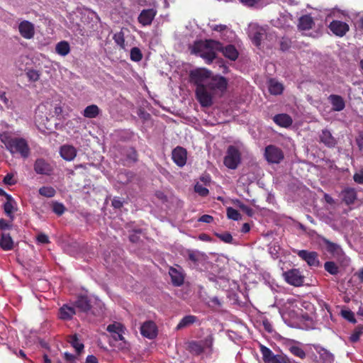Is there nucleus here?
<instances>
[{
	"label": "nucleus",
	"instance_id": "obj_1",
	"mask_svg": "<svg viewBox=\"0 0 363 363\" xmlns=\"http://www.w3.org/2000/svg\"><path fill=\"white\" fill-rule=\"evenodd\" d=\"M222 44L216 40H206L196 42L191 52L205 59L208 63L212 62L216 57V51L220 50Z\"/></svg>",
	"mask_w": 363,
	"mask_h": 363
},
{
	"label": "nucleus",
	"instance_id": "obj_2",
	"mask_svg": "<svg viewBox=\"0 0 363 363\" xmlns=\"http://www.w3.org/2000/svg\"><path fill=\"white\" fill-rule=\"evenodd\" d=\"M0 140L11 153H18L24 158L29 156L30 148L25 139L12 138L10 133L4 132L0 134Z\"/></svg>",
	"mask_w": 363,
	"mask_h": 363
},
{
	"label": "nucleus",
	"instance_id": "obj_3",
	"mask_svg": "<svg viewBox=\"0 0 363 363\" xmlns=\"http://www.w3.org/2000/svg\"><path fill=\"white\" fill-rule=\"evenodd\" d=\"M214 336L209 334L202 340H191L187 343L186 350L194 356H200L205 352L211 354L213 352Z\"/></svg>",
	"mask_w": 363,
	"mask_h": 363
},
{
	"label": "nucleus",
	"instance_id": "obj_4",
	"mask_svg": "<svg viewBox=\"0 0 363 363\" xmlns=\"http://www.w3.org/2000/svg\"><path fill=\"white\" fill-rule=\"evenodd\" d=\"M216 94L211 91L208 86L196 87V99L203 107H209L213 104V97Z\"/></svg>",
	"mask_w": 363,
	"mask_h": 363
},
{
	"label": "nucleus",
	"instance_id": "obj_5",
	"mask_svg": "<svg viewBox=\"0 0 363 363\" xmlns=\"http://www.w3.org/2000/svg\"><path fill=\"white\" fill-rule=\"evenodd\" d=\"M211 76V73L206 69H196L190 74L191 79L196 87L208 86Z\"/></svg>",
	"mask_w": 363,
	"mask_h": 363
},
{
	"label": "nucleus",
	"instance_id": "obj_6",
	"mask_svg": "<svg viewBox=\"0 0 363 363\" xmlns=\"http://www.w3.org/2000/svg\"><path fill=\"white\" fill-rule=\"evenodd\" d=\"M319 239L320 244L324 246L325 250L331 255L333 258L340 260L345 256V253L340 245L330 241L325 237H320Z\"/></svg>",
	"mask_w": 363,
	"mask_h": 363
},
{
	"label": "nucleus",
	"instance_id": "obj_7",
	"mask_svg": "<svg viewBox=\"0 0 363 363\" xmlns=\"http://www.w3.org/2000/svg\"><path fill=\"white\" fill-rule=\"evenodd\" d=\"M284 280L290 285L301 286L304 282V276L298 269H291L283 272Z\"/></svg>",
	"mask_w": 363,
	"mask_h": 363
},
{
	"label": "nucleus",
	"instance_id": "obj_8",
	"mask_svg": "<svg viewBox=\"0 0 363 363\" xmlns=\"http://www.w3.org/2000/svg\"><path fill=\"white\" fill-rule=\"evenodd\" d=\"M266 29L257 24L249 26V36L256 46H259L263 38L266 35Z\"/></svg>",
	"mask_w": 363,
	"mask_h": 363
},
{
	"label": "nucleus",
	"instance_id": "obj_9",
	"mask_svg": "<svg viewBox=\"0 0 363 363\" xmlns=\"http://www.w3.org/2000/svg\"><path fill=\"white\" fill-rule=\"evenodd\" d=\"M228 85L226 79L222 76H211V82L208 84V88L215 94L217 92H223Z\"/></svg>",
	"mask_w": 363,
	"mask_h": 363
},
{
	"label": "nucleus",
	"instance_id": "obj_10",
	"mask_svg": "<svg viewBox=\"0 0 363 363\" xmlns=\"http://www.w3.org/2000/svg\"><path fill=\"white\" fill-rule=\"evenodd\" d=\"M297 255L311 267H318L320 265L318 254L316 252L302 250L298 251Z\"/></svg>",
	"mask_w": 363,
	"mask_h": 363
},
{
	"label": "nucleus",
	"instance_id": "obj_11",
	"mask_svg": "<svg viewBox=\"0 0 363 363\" xmlns=\"http://www.w3.org/2000/svg\"><path fill=\"white\" fill-rule=\"evenodd\" d=\"M54 164L48 160H35L33 168L38 174L50 175L54 170Z\"/></svg>",
	"mask_w": 363,
	"mask_h": 363
},
{
	"label": "nucleus",
	"instance_id": "obj_12",
	"mask_svg": "<svg viewBox=\"0 0 363 363\" xmlns=\"http://www.w3.org/2000/svg\"><path fill=\"white\" fill-rule=\"evenodd\" d=\"M187 260L190 262L192 268L197 269L200 263L205 262L206 255L198 250H188L186 251Z\"/></svg>",
	"mask_w": 363,
	"mask_h": 363
},
{
	"label": "nucleus",
	"instance_id": "obj_13",
	"mask_svg": "<svg viewBox=\"0 0 363 363\" xmlns=\"http://www.w3.org/2000/svg\"><path fill=\"white\" fill-rule=\"evenodd\" d=\"M330 31L337 36H344L350 29L349 25L344 21L333 20L329 25Z\"/></svg>",
	"mask_w": 363,
	"mask_h": 363
},
{
	"label": "nucleus",
	"instance_id": "obj_14",
	"mask_svg": "<svg viewBox=\"0 0 363 363\" xmlns=\"http://www.w3.org/2000/svg\"><path fill=\"white\" fill-rule=\"evenodd\" d=\"M18 31L23 38L30 40L35 35L34 24L28 21H22L18 25Z\"/></svg>",
	"mask_w": 363,
	"mask_h": 363
},
{
	"label": "nucleus",
	"instance_id": "obj_15",
	"mask_svg": "<svg viewBox=\"0 0 363 363\" xmlns=\"http://www.w3.org/2000/svg\"><path fill=\"white\" fill-rule=\"evenodd\" d=\"M140 333L143 336L149 339H153L157 334V326L153 321H146L141 325Z\"/></svg>",
	"mask_w": 363,
	"mask_h": 363
},
{
	"label": "nucleus",
	"instance_id": "obj_16",
	"mask_svg": "<svg viewBox=\"0 0 363 363\" xmlns=\"http://www.w3.org/2000/svg\"><path fill=\"white\" fill-rule=\"evenodd\" d=\"M157 14V10L155 9H149L143 10L138 19V22L143 26H150Z\"/></svg>",
	"mask_w": 363,
	"mask_h": 363
},
{
	"label": "nucleus",
	"instance_id": "obj_17",
	"mask_svg": "<svg viewBox=\"0 0 363 363\" xmlns=\"http://www.w3.org/2000/svg\"><path fill=\"white\" fill-rule=\"evenodd\" d=\"M212 30L220 33V38L224 40H229L233 36V32L225 25L223 24H212L209 25Z\"/></svg>",
	"mask_w": 363,
	"mask_h": 363
},
{
	"label": "nucleus",
	"instance_id": "obj_18",
	"mask_svg": "<svg viewBox=\"0 0 363 363\" xmlns=\"http://www.w3.org/2000/svg\"><path fill=\"white\" fill-rule=\"evenodd\" d=\"M16 205V201L11 195H6V201L4 203V211L5 214L9 218L11 221L14 220V206Z\"/></svg>",
	"mask_w": 363,
	"mask_h": 363
},
{
	"label": "nucleus",
	"instance_id": "obj_19",
	"mask_svg": "<svg viewBox=\"0 0 363 363\" xmlns=\"http://www.w3.org/2000/svg\"><path fill=\"white\" fill-rule=\"evenodd\" d=\"M314 26L313 18L310 15H303L298 19V29L301 31L308 30Z\"/></svg>",
	"mask_w": 363,
	"mask_h": 363
},
{
	"label": "nucleus",
	"instance_id": "obj_20",
	"mask_svg": "<svg viewBox=\"0 0 363 363\" xmlns=\"http://www.w3.org/2000/svg\"><path fill=\"white\" fill-rule=\"evenodd\" d=\"M169 274L171 277L172 283L175 286H180L184 284V277L182 272L174 267H171L169 269Z\"/></svg>",
	"mask_w": 363,
	"mask_h": 363
},
{
	"label": "nucleus",
	"instance_id": "obj_21",
	"mask_svg": "<svg viewBox=\"0 0 363 363\" xmlns=\"http://www.w3.org/2000/svg\"><path fill=\"white\" fill-rule=\"evenodd\" d=\"M328 100L333 106V109L335 111H341L345 107L343 98L339 95L331 94L329 96Z\"/></svg>",
	"mask_w": 363,
	"mask_h": 363
},
{
	"label": "nucleus",
	"instance_id": "obj_22",
	"mask_svg": "<svg viewBox=\"0 0 363 363\" xmlns=\"http://www.w3.org/2000/svg\"><path fill=\"white\" fill-rule=\"evenodd\" d=\"M342 199L347 205H351L357 199V192L353 188H346L342 193Z\"/></svg>",
	"mask_w": 363,
	"mask_h": 363
},
{
	"label": "nucleus",
	"instance_id": "obj_23",
	"mask_svg": "<svg viewBox=\"0 0 363 363\" xmlns=\"http://www.w3.org/2000/svg\"><path fill=\"white\" fill-rule=\"evenodd\" d=\"M274 122L283 128H288L292 124L293 120L290 116L286 113L277 114L273 118Z\"/></svg>",
	"mask_w": 363,
	"mask_h": 363
},
{
	"label": "nucleus",
	"instance_id": "obj_24",
	"mask_svg": "<svg viewBox=\"0 0 363 363\" xmlns=\"http://www.w3.org/2000/svg\"><path fill=\"white\" fill-rule=\"evenodd\" d=\"M14 242L9 233H2L0 236V247L4 251L13 249Z\"/></svg>",
	"mask_w": 363,
	"mask_h": 363
},
{
	"label": "nucleus",
	"instance_id": "obj_25",
	"mask_svg": "<svg viewBox=\"0 0 363 363\" xmlns=\"http://www.w3.org/2000/svg\"><path fill=\"white\" fill-rule=\"evenodd\" d=\"M265 159H283L284 155L281 150L274 146L269 145L266 147L264 152Z\"/></svg>",
	"mask_w": 363,
	"mask_h": 363
},
{
	"label": "nucleus",
	"instance_id": "obj_26",
	"mask_svg": "<svg viewBox=\"0 0 363 363\" xmlns=\"http://www.w3.org/2000/svg\"><path fill=\"white\" fill-rule=\"evenodd\" d=\"M60 154L62 159H74L77 156V149L71 145H64L60 149Z\"/></svg>",
	"mask_w": 363,
	"mask_h": 363
},
{
	"label": "nucleus",
	"instance_id": "obj_27",
	"mask_svg": "<svg viewBox=\"0 0 363 363\" xmlns=\"http://www.w3.org/2000/svg\"><path fill=\"white\" fill-rule=\"evenodd\" d=\"M50 104L47 102L39 105L35 111V118H40L43 121L48 120L50 116Z\"/></svg>",
	"mask_w": 363,
	"mask_h": 363
},
{
	"label": "nucleus",
	"instance_id": "obj_28",
	"mask_svg": "<svg viewBox=\"0 0 363 363\" xmlns=\"http://www.w3.org/2000/svg\"><path fill=\"white\" fill-rule=\"evenodd\" d=\"M74 306L83 312H87L91 308L90 301L86 296H78L77 299L74 302Z\"/></svg>",
	"mask_w": 363,
	"mask_h": 363
},
{
	"label": "nucleus",
	"instance_id": "obj_29",
	"mask_svg": "<svg viewBox=\"0 0 363 363\" xmlns=\"http://www.w3.org/2000/svg\"><path fill=\"white\" fill-rule=\"evenodd\" d=\"M55 52L60 56H66L70 52V45L67 41L62 40L55 45Z\"/></svg>",
	"mask_w": 363,
	"mask_h": 363
},
{
	"label": "nucleus",
	"instance_id": "obj_30",
	"mask_svg": "<svg viewBox=\"0 0 363 363\" xmlns=\"http://www.w3.org/2000/svg\"><path fill=\"white\" fill-rule=\"evenodd\" d=\"M75 314V310L73 307L64 305L60 308L59 316L62 320H70Z\"/></svg>",
	"mask_w": 363,
	"mask_h": 363
},
{
	"label": "nucleus",
	"instance_id": "obj_31",
	"mask_svg": "<svg viewBox=\"0 0 363 363\" xmlns=\"http://www.w3.org/2000/svg\"><path fill=\"white\" fill-rule=\"evenodd\" d=\"M322 143L328 147H333L336 144L335 139L333 137L331 133L328 130H323L320 135Z\"/></svg>",
	"mask_w": 363,
	"mask_h": 363
},
{
	"label": "nucleus",
	"instance_id": "obj_32",
	"mask_svg": "<svg viewBox=\"0 0 363 363\" xmlns=\"http://www.w3.org/2000/svg\"><path fill=\"white\" fill-rule=\"evenodd\" d=\"M220 51H222L224 56L231 60H235L238 57V52L233 45H228L225 48H221Z\"/></svg>",
	"mask_w": 363,
	"mask_h": 363
},
{
	"label": "nucleus",
	"instance_id": "obj_33",
	"mask_svg": "<svg viewBox=\"0 0 363 363\" xmlns=\"http://www.w3.org/2000/svg\"><path fill=\"white\" fill-rule=\"evenodd\" d=\"M197 321V318L195 315H189L184 316L176 327L177 330H181L188 327Z\"/></svg>",
	"mask_w": 363,
	"mask_h": 363
},
{
	"label": "nucleus",
	"instance_id": "obj_34",
	"mask_svg": "<svg viewBox=\"0 0 363 363\" xmlns=\"http://www.w3.org/2000/svg\"><path fill=\"white\" fill-rule=\"evenodd\" d=\"M269 91L272 94H281L284 90L283 85L275 79H270L269 82Z\"/></svg>",
	"mask_w": 363,
	"mask_h": 363
},
{
	"label": "nucleus",
	"instance_id": "obj_35",
	"mask_svg": "<svg viewBox=\"0 0 363 363\" xmlns=\"http://www.w3.org/2000/svg\"><path fill=\"white\" fill-rule=\"evenodd\" d=\"M99 113V108L96 105L92 104L85 108L83 116L86 118H94Z\"/></svg>",
	"mask_w": 363,
	"mask_h": 363
},
{
	"label": "nucleus",
	"instance_id": "obj_36",
	"mask_svg": "<svg viewBox=\"0 0 363 363\" xmlns=\"http://www.w3.org/2000/svg\"><path fill=\"white\" fill-rule=\"evenodd\" d=\"M67 342L76 350L78 353H80L84 349V345L79 342L77 334L69 335L67 337Z\"/></svg>",
	"mask_w": 363,
	"mask_h": 363
},
{
	"label": "nucleus",
	"instance_id": "obj_37",
	"mask_svg": "<svg viewBox=\"0 0 363 363\" xmlns=\"http://www.w3.org/2000/svg\"><path fill=\"white\" fill-rule=\"evenodd\" d=\"M259 350L262 355L264 362L269 363L273 357L274 356V354L272 352V351L269 348L263 345H259Z\"/></svg>",
	"mask_w": 363,
	"mask_h": 363
},
{
	"label": "nucleus",
	"instance_id": "obj_38",
	"mask_svg": "<svg viewBox=\"0 0 363 363\" xmlns=\"http://www.w3.org/2000/svg\"><path fill=\"white\" fill-rule=\"evenodd\" d=\"M113 39L121 49L125 50L128 49V46L125 42L124 34L122 31L115 33L113 35Z\"/></svg>",
	"mask_w": 363,
	"mask_h": 363
},
{
	"label": "nucleus",
	"instance_id": "obj_39",
	"mask_svg": "<svg viewBox=\"0 0 363 363\" xmlns=\"http://www.w3.org/2000/svg\"><path fill=\"white\" fill-rule=\"evenodd\" d=\"M324 269L331 275H337L340 272L339 267L335 262L327 261L324 264Z\"/></svg>",
	"mask_w": 363,
	"mask_h": 363
},
{
	"label": "nucleus",
	"instance_id": "obj_40",
	"mask_svg": "<svg viewBox=\"0 0 363 363\" xmlns=\"http://www.w3.org/2000/svg\"><path fill=\"white\" fill-rule=\"evenodd\" d=\"M320 359L325 363H332L334 361V355L325 348L318 351Z\"/></svg>",
	"mask_w": 363,
	"mask_h": 363
},
{
	"label": "nucleus",
	"instance_id": "obj_41",
	"mask_svg": "<svg viewBox=\"0 0 363 363\" xmlns=\"http://www.w3.org/2000/svg\"><path fill=\"white\" fill-rule=\"evenodd\" d=\"M39 194L47 198H52L55 196L56 194L55 189L52 186H42L38 190Z\"/></svg>",
	"mask_w": 363,
	"mask_h": 363
},
{
	"label": "nucleus",
	"instance_id": "obj_42",
	"mask_svg": "<svg viewBox=\"0 0 363 363\" xmlns=\"http://www.w3.org/2000/svg\"><path fill=\"white\" fill-rule=\"evenodd\" d=\"M363 334V325H358L351 334L350 340L351 342H357L359 341L361 335Z\"/></svg>",
	"mask_w": 363,
	"mask_h": 363
},
{
	"label": "nucleus",
	"instance_id": "obj_43",
	"mask_svg": "<svg viewBox=\"0 0 363 363\" xmlns=\"http://www.w3.org/2000/svg\"><path fill=\"white\" fill-rule=\"evenodd\" d=\"M240 153L238 147L231 145L228 147L227 155L224 159H240Z\"/></svg>",
	"mask_w": 363,
	"mask_h": 363
},
{
	"label": "nucleus",
	"instance_id": "obj_44",
	"mask_svg": "<svg viewBox=\"0 0 363 363\" xmlns=\"http://www.w3.org/2000/svg\"><path fill=\"white\" fill-rule=\"evenodd\" d=\"M187 152L186 150L182 147H177L172 151V159H186Z\"/></svg>",
	"mask_w": 363,
	"mask_h": 363
},
{
	"label": "nucleus",
	"instance_id": "obj_45",
	"mask_svg": "<svg viewBox=\"0 0 363 363\" xmlns=\"http://www.w3.org/2000/svg\"><path fill=\"white\" fill-rule=\"evenodd\" d=\"M133 177V173L130 172H121L118 175V180L119 182L125 184L131 182V179Z\"/></svg>",
	"mask_w": 363,
	"mask_h": 363
},
{
	"label": "nucleus",
	"instance_id": "obj_46",
	"mask_svg": "<svg viewBox=\"0 0 363 363\" xmlns=\"http://www.w3.org/2000/svg\"><path fill=\"white\" fill-rule=\"evenodd\" d=\"M194 191L202 197H206L209 194L208 189L199 182L194 185Z\"/></svg>",
	"mask_w": 363,
	"mask_h": 363
},
{
	"label": "nucleus",
	"instance_id": "obj_47",
	"mask_svg": "<svg viewBox=\"0 0 363 363\" xmlns=\"http://www.w3.org/2000/svg\"><path fill=\"white\" fill-rule=\"evenodd\" d=\"M227 216L229 219L233 220H239L241 219V215L238 211L232 207L227 208Z\"/></svg>",
	"mask_w": 363,
	"mask_h": 363
},
{
	"label": "nucleus",
	"instance_id": "obj_48",
	"mask_svg": "<svg viewBox=\"0 0 363 363\" xmlns=\"http://www.w3.org/2000/svg\"><path fill=\"white\" fill-rule=\"evenodd\" d=\"M52 211L57 216H62L65 211V207L62 203L53 202L52 206Z\"/></svg>",
	"mask_w": 363,
	"mask_h": 363
},
{
	"label": "nucleus",
	"instance_id": "obj_49",
	"mask_svg": "<svg viewBox=\"0 0 363 363\" xmlns=\"http://www.w3.org/2000/svg\"><path fill=\"white\" fill-rule=\"evenodd\" d=\"M236 204L239 207V208L242 211L245 213H246L248 216L252 217L254 215V211L250 206H246L242 202L239 200L236 201Z\"/></svg>",
	"mask_w": 363,
	"mask_h": 363
},
{
	"label": "nucleus",
	"instance_id": "obj_50",
	"mask_svg": "<svg viewBox=\"0 0 363 363\" xmlns=\"http://www.w3.org/2000/svg\"><path fill=\"white\" fill-rule=\"evenodd\" d=\"M143 55L139 48L135 47L130 50V59L134 62H139L142 60Z\"/></svg>",
	"mask_w": 363,
	"mask_h": 363
},
{
	"label": "nucleus",
	"instance_id": "obj_51",
	"mask_svg": "<svg viewBox=\"0 0 363 363\" xmlns=\"http://www.w3.org/2000/svg\"><path fill=\"white\" fill-rule=\"evenodd\" d=\"M289 350L294 356L301 359H304L306 357V352L304 350L298 346H291Z\"/></svg>",
	"mask_w": 363,
	"mask_h": 363
},
{
	"label": "nucleus",
	"instance_id": "obj_52",
	"mask_svg": "<svg viewBox=\"0 0 363 363\" xmlns=\"http://www.w3.org/2000/svg\"><path fill=\"white\" fill-rule=\"evenodd\" d=\"M123 329H124V328L120 323H114L108 325L107 327V331L113 333V335L117 333V332L123 331Z\"/></svg>",
	"mask_w": 363,
	"mask_h": 363
},
{
	"label": "nucleus",
	"instance_id": "obj_53",
	"mask_svg": "<svg viewBox=\"0 0 363 363\" xmlns=\"http://www.w3.org/2000/svg\"><path fill=\"white\" fill-rule=\"evenodd\" d=\"M289 359L284 354H274L269 363H289Z\"/></svg>",
	"mask_w": 363,
	"mask_h": 363
},
{
	"label": "nucleus",
	"instance_id": "obj_54",
	"mask_svg": "<svg viewBox=\"0 0 363 363\" xmlns=\"http://www.w3.org/2000/svg\"><path fill=\"white\" fill-rule=\"evenodd\" d=\"M341 315L345 319L352 323H355L357 322L354 313L350 310H342L341 311Z\"/></svg>",
	"mask_w": 363,
	"mask_h": 363
},
{
	"label": "nucleus",
	"instance_id": "obj_55",
	"mask_svg": "<svg viewBox=\"0 0 363 363\" xmlns=\"http://www.w3.org/2000/svg\"><path fill=\"white\" fill-rule=\"evenodd\" d=\"M26 75L30 81L36 82L40 79V72L36 69H28Z\"/></svg>",
	"mask_w": 363,
	"mask_h": 363
},
{
	"label": "nucleus",
	"instance_id": "obj_56",
	"mask_svg": "<svg viewBox=\"0 0 363 363\" xmlns=\"http://www.w3.org/2000/svg\"><path fill=\"white\" fill-rule=\"evenodd\" d=\"M216 236L225 243H232L233 240L232 235L228 232L216 233Z\"/></svg>",
	"mask_w": 363,
	"mask_h": 363
},
{
	"label": "nucleus",
	"instance_id": "obj_57",
	"mask_svg": "<svg viewBox=\"0 0 363 363\" xmlns=\"http://www.w3.org/2000/svg\"><path fill=\"white\" fill-rule=\"evenodd\" d=\"M240 160H223V164L228 169H235L240 164Z\"/></svg>",
	"mask_w": 363,
	"mask_h": 363
},
{
	"label": "nucleus",
	"instance_id": "obj_58",
	"mask_svg": "<svg viewBox=\"0 0 363 363\" xmlns=\"http://www.w3.org/2000/svg\"><path fill=\"white\" fill-rule=\"evenodd\" d=\"M111 206L116 209H120L123 206V201L120 197H114L111 201Z\"/></svg>",
	"mask_w": 363,
	"mask_h": 363
},
{
	"label": "nucleus",
	"instance_id": "obj_59",
	"mask_svg": "<svg viewBox=\"0 0 363 363\" xmlns=\"http://www.w3.org/2000/svg\"><path fill=\"white\" fill-rule=\"evenodd\" d=\"M11 222H8L4 218L0 219V230H9L12 228Z\"/></svg>",
	"mask_w": 363,
	"mask_h": 363
},
{
	"label": "nucleus",
	"instance_id": "obj_60",
	"mask_svg": "<svg viewBox=\"0 0 363 363\" xmlns=\"http://www.w3.org/2000/svg\"><path fill=\"white\" fill-rule=\"evenodd\" d=\"M4 183L7 185H13L16 184V181L13 179V174H7L3 180Z\"/></svg>",
	"mask_w": 363,
	"mask_h": 363
},
{
	"label": "nucleus",
	"instance_id": "obj_61",
	"mask_svg": "<svg viewBox=\"0 0 363 363\" xmlns=\"http://www.w3.org/2000/svg\"><path fill=\"white\" fill-rule=\"evenodd\" d=\"M37 240L38 242L43 243V244H47L49 243V238L48 236L44 233H40L37 236Z\"/></svg>",
	"mask_w": 363,
	"mask_h": 363
},
{
	"label": "nucleus",
	"instance_id": "obj_62",
	"mask_svg": "<svg viewBox=\"0 0 363 363\" xmlns=\"http://www.w3.org/2000/svg\"><path fill=\"white\" fill-rule=\"evenodd\" d=\"M213 220V216H211L210 215H207V214L203 215L202 216H201L199 218V222H203V223H210Z\"/></svg>",
	"mask_w": 363,
	"mask_h": 363
},
{
	"label": "nucleus",
	"instance_id": "obj_63",
	"mask_svg": "<svg viewBox=\"0 0 363 363\" xmlns=\"http://www.w3.org/2000/svg\"><path fill=\"white\" fill-rule=\"evenodd\" d=\"M354 181L357 184H363V172L355 173L353 176Z\"/></svg>",
	"mask_w": 363,
	"mask_h": 363
},
{
	"label": "nucleus",
	"instance_id": "obj_64",
	"mask_svg": "<svg viewBox=\"0 0 363 363\" xmlns=\"http://www.w3.org/2000/svg\"><path fill=\"white\" fill-rule=\"evenodd\" d=\"M356 143L360 150L363 149V133H360L357 137Z\"/></svg>",
	"mask_w": 363,
	"mask_h": 363
}]
</instances>
